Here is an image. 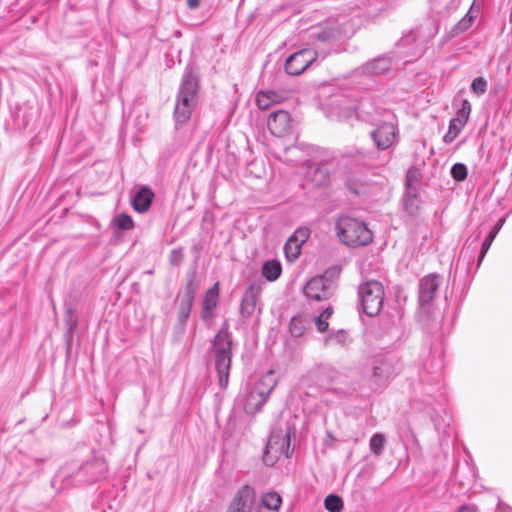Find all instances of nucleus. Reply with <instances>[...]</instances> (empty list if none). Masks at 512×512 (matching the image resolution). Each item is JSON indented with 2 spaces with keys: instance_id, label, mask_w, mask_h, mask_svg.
Returning <instances> with one entry per match:
<instances>
[{
  "instance_id": "f257e3e1",
  "label": "nucleus",
  "mask_w": 512,
  "mask_h": 512,
  "mask_svg": "<svg viewBox=\"0 0 512 512\" xmlns=\"http://www.w3.org/2000/svg\"><path fill=\"white\" fill-rule=\"evenodd\" d=\"M231 349V335L227 328H223L215 335L210 351L221 388H226L228 385L232 361Z\"/></svg>"
},
{
  "instance_id": "f03ea898",
  "label": "nucleus",
  "mask_w": 512,
  "mask_h": 512,
  "mask_svg": "<svg viewBox=\"0 0 512 512\" xmlns=\"http://www.w3.org/2000/svg\"><path fill=\"white\" fill-rule=\"evenodd\" d=\"M335 230L339 240L347 246H365L373 240V233L367 224L348 215H341L337 218Z\"/></svg>"
},
{
  "instance_id": "7ed1b4c3",
  "label": "nucleus",
  "mask_w": 512,
  "mask_h": 512,
  "mask_svg": "<svg viewBox=\"0 0 512 512\" xmlns=\"http://www.w3.org/2000/svg\"><path fill=\"white\" fill-rule=\"evenodd\" d=\"M198 80L192 69H186L181 82L174 109L176 126L186 123L197 104Z\"/></svg>"
},
{
  "instance_id": "20e7f679",
  "label": "nucleus",
  "mask_w": 512,
  "mask_h": 512,
  "mask_svg": "<svg viewBox=\"0 0 512 512\" xmlns=\"http://www.w3.org/2000/svg\"><path fill=\"white\" fill-rule=\"evenodd\" d=\"M295 433L293 428H288L286 431L273 430L268 438L263 461L267 466H273L281 455L290 457L293 453L291 447V435Z\"/></svg>"
},
{
  "instance_id": "39448f33",
  "label": "nucleus",
  "mask_w": 512,
  "mask_h": 512,
  "mask_svg": "<svg viewBox=\"0 0 512 512\" xmlns=\"http://www.w3.org/2000/svg\"><path fill=\"white\" fill-rule=\"evenodd\" d=\"M362 310L368 316H376L384 302V288L378 281H366L358 288Z\"/></svg>"
},
{
  "instance_id": "423d86ee",
  "label": "nucleus",
  "mask_w": 512,
  "mask_h": 512,
  "mask_svg": "<svg viewBox=\"0 0 512 512\" xmlns=\"http://www.w3.org/2000/svg\"><path fill=\"white\" fill-rule=\"evenodd\" d=\"M318 54L312 49H302L290 55L285 61V71L292 76H298L307 70L317 59Z\"/></svg>"
},
{
  "instance_id": "0eeeda50",
  "label": "nucleus",
  "mask_w": 512,
  "mask_h": 512,
  "mask_svg": "<svg viewBox=\"0 0 512 512\" xmlns=\"http://www.w3.org/2000/svg\"><path fill=\"white\" fill-rule=\"evenodd\" d=\"M303 292L310 300H327L334 293V283L325 276L313 277L306 283Z\"/></svg>"
},
{
  "instance_id": "6e6552de",
  "label": "nucleus",
  "mask_w": 512,
  "mask_h": 512,
  "mask_svg": "<svg viewBox=\"0 0 512 512\" xmlns=\"http://www.w3.org/2000/svg\"><path fill=\"white\" fill-rule=\"evenodd\" d=\"M442 284V276L430 273L419 280L418 301L421 307L430 306Z\"/></svg>"
},
{
  "instance_id": "1a4fd4ad",
  "label": "nucleus",
  "mask_w": 512,
  "mask_h": 512,
  "mask_svg": "<svg viewBox=\"0 0 512 512\" xmlns=\"http://www.w3.org/2000/svg\"><path fill=\"white\" fill-rule=\"evenodd\" d=\"M267 125L270 132L277 137H284L292 131V119L284 110L271 113Z\"/></svg>"
},
{
  "instance_id": "9d476101",
  "label": "nucleus",
  "mask_w": 512,
  "mask_h": 512,
  "mask_svg": "<svg viewBox=\"0 0 512 512\" xmlns=\"http://www.w3.org/2000/svg\"><path fill=\"white\" fill-rule=\"evenodd\" d=\"M255 490L249 485L239 489L229 506L228 512H254Z\"/></svg>"
},
{
  "instance_id": "9b49d317",
  "label": "nucleus",
  "mask_w": 512,
  "mask_h": 512,
  "mask_svg": "<svg viewBox=\"0 0 512 512\" xmlns=\"http://www.w3.org/2000/svg\"><path fill=\"white\" fill-rule=\"evenodd\" d=\"M371 137L378 149L385 150L395 143L397 129L393 123L384 122L371 133Z\"/></svg>"
},
{
  "instance_id": "f8f14e48",
  "label": "nucleus",
  "mask_w": 512,
  "mask_h": 512,
  "mask_svg": "<svg viewBox=\"0 0 512 512\" xmlns=\"http://www.w3.org/2000/svg\"><path fill=\"white\" fill-rule=\"evenodd\" d=\"M260 291L261 288L259 285L251 284L244 292L240 305V313L243 317H250L256 310Z\"/></svg>"
},
{
  "instance_id": "ddd939ff",
  "label": "nucleus",
  "mask_w": 512,
  "mask_h": 512,
  "mask_svg": "<svg viewBox=\"0 0 512 512\" xmlns=\"http://www.w3.org/2000/svg\"><path fill=\"white\" fill-rule=\"evenodd\" d=\"M194 297V291L191 289L190 284L187 285L183 294L178 295V321L181 325L186 323L190 315Z\"/></svg>"
},
{
  "instance_id": "4468645a",
  "label": "nucleus",
  "mask_w": 512,
  "mask_h": 512,
  "mask_svg": "<svg viewBox=\"0 0 512 512\" xmlns=\"http://www.w3.org/2000/svg\"><path fill=\"white\" fill-rule=\"evenodd\" d=\"M153 198L154 192L149 187L142 186L132 197V207L136 212L144 213L150 208Z\"/></svg>"
},
{
  "instance_id": "2eb2a0df",
  "label": "nucleus",
  "mask_w": 512,
  "mask_h": 512,
  "mask_svg": "<svg viewBox=\"0 0 512 512\" xmlns=\"http://www.w3.org/2000/svg\"><path fill=\"white\" fill-rule=\"evenodd\" d=\"M107 471V465L104 459L94 458L91 461L86 462L82 467L79 468L78 474H87L89 478L88 482L95 481L100 477H103Z\"/></svg>"
},
{
  "instance_id": "dca6fc26",
  "label": "nucleus",
  "mask_w": 512,
  "mask_h": 512,
  "mask_svg": "<svg viewBox=\"0 0 512 512\" xmlns=\"http://www.w3.org/2000/svg\"><path fill=\"white\" fill-rule=\"evenodd\" d=\"M219 301V283L216 282L204 295L201 316L204 320L212 317Z\"/></svg>"
},
{
  "instance_id": "f3484780",
  "label": "nucleus",
  "mask_w": 512,
  "mask_h": 512,
  "mask_svg": "<svg viewBox=\"0 0 512 512\" xmlns=\"http://www.w3.org/2000/svg\"><path fill=\"white\" fill-rule=\"evenodd\" d=\"M307 179L315 186H322L328 182L329 174L321 162H307Z\"/></svg>"
},
{
  "instance_id": "a211bd4d",
  "label": "nucleus",
  "mask_w": 512,
  "mask_h": 512,
  "mask_svg": "<svg viewBox=\"0 0 512 512\" xmlns=\"http://www.w3.org/2000/svg\"><path fill=\"white\" fill-rule=\"evenodd\" d=\"M238 399L242 402L243 408L247 414H254L258 412L266 403L265 400H260V396H258L254 387L247 390L244 394H240Z\"/></svg>"
},
{
  "instance_id": "6ab92c4d",
  "label": "nucleus",
  "mask_w": 512,
  "mask_h": 512,
  "mask_svg": "<svg viewBox=\"0 0 512 512\" xmlns=\"http://www.w3.org/2000/svg\"><path fill=\"white\" fill-rule=\"evenodd\" d=\"M276 384L277 381L274 377V372L269 370L253 385V387L255 391H257L258 396H260V400L267 401Z\"/></svg>"
},
{
  "instance_id": "aec40b11",
  "label": "nucleus",
  "mask_w": 512,
  "mask_h": 512,
  "mask_svg": "<svg viewBox=\"0 0 512 512\" xmlns=\"http://www.w3.org/2000/svg\"><path fill=\"white\" fill-rule=\"evenodd\" d=\"M477 476V469L473 463L469 460L465 461L463 467L459 464L456 466L454 470V479L458 482L460 486H465L475 480Z\"/></svg>"
},
{
  "instance_id": "412c9836",
  "label": "nucleus",
  "mask_w": 512,
  "mask_h": 512,
  "mask_svg": "<svg viewBox=\"0 0 512 512\" xmlns=\"http://www.w3.org/2000/svg\"><path fill=\"white\" fill-rule=\"evenodd\" d=\"M391 65V58L381 56L366 62L362 66V71L365 74L380 75L388 71L391 68Z\"/></svg>"
},
{
  "instance_id": "4be33fe9",
  "label": "nucleus",
  "mask_w": 512,
  "mask_h": 512,
  "mask_svg": "<svg viewBox=\"0 0 512 512\" xmlns=\"http://www.w3.org/2000/svg\"><path fill=\"white\" fill-rule=\"evenodd\" d=\"M281 502L279 494L275 492L266 493L254 508V512H278Z\"/></svg>"
},
{
  "instance_id": "5701e85b",
  "label": "nucleus",
  "mask_w": 512,
  "mask_h": 512,
  "mask_svg": "<svg viewBox=\"0 0 512 512\" xmlns=\"http://www.w3.org/2000/svg\"><path fill=\"white\" fill-rule=\"evenodd\" d=\"M420 189L409 188L405 189V193L403 196V207L404 210L411 216H416L420 209V200H419Z\"/></svg>"
},
{
  "instance_id": "b1692460",
  "label": "nucleus",
  "mask_w": 512,
  "mask_h": 512,
  "mask_svg": "<svg viewBox=\"0 0 512 512\" xmlns=\"http://www.w3.org/2000/svg\"><path fill=\"white\" fill-rule=\"evenodd\" d=\"M505 221H506V217L500 218L498 220V222L496 223V225L493 227V229L489 232V234L486 236V238L482 242L480 253L478 256L477 267H479L481 265L484 257L486 256L488 250L490 249L495 237L497 236V234L503 227Z\"/></svg>"
},
{
  "instance_id": "393cba45",
  "label": "nucleus",
  "mask_w": 512,
  "mask_h": 512,
  "mask_svg": "<svg viewBox=\"0 0 512 512\" xmlns=\"http://www.w3.org/2000/svg\"><path fill=\"white\" fill-rule=\"evenodd\" d=\"M261 273L267 281H276L282 273V265L277 259L267 260L263 263Z\"/></svg>"
},
{
  "instance_id": "a878e982",
  "label": "nucleus",
  "mask_w": 512,
  "mask_h": 512,
  "mask_svg": "<svg viewBox=\"0 0 512 512\" xmlns=\"http://www.w3.org/2000/svg\"><path fill=\"white\" fill-rule=\"evenodd\" d=\"M309 320L304 315H296L291 318L289 332L293 337H301L309 327Z\"/></svg>"
},
{
  "instance_id": "bb28decb",
  "label": "nucleus",
  "mask_w": 512,
  "mask_h": 512,
  "mask_svg": "<svg viewBox=\"0 0 512 512\" xmlns=\"http://www.w3.org/2000/svg\"><path fill=\"white\" fill-rule=\"evenodd\" d=\"M281 100V96L272 90L260 91L256 96L257 106L264 110L268 109L272 104L278 103Z\"/></svg>"
},
{
  "instance_id": "cd10ccee",
  "label": "nucleus",
  "mask_w": 512,
  "mask_h": 512,
  "mask_svg": "<svg viewBox=\"0 0 512 512\" xmlns=\"http://www.w3.org/2000/svg\"><path fill=\"white\" fill-rule=\"evenodd\" d=\"M396 374L395 367L392 364L384 360L379 365L373 368V375L379 380H388Z\"/></svg>"
},
{
  "instance_id": "c85d7f7f",
  "label": "nucleus",
  "mask_w": 512,
  "mask_h": 512,
  "mask_svg": "<svg viewBox=\"0 0 512 512\" xmlns=\"http://www.w3.org/2000/svg\"><path fill=\"white\" fill-rule=\"evenodd\" d=\"M301 244L293 240L292 238H288L284 245V253L288 261L293 262L296 260L301 252Z\"/></svg>"
},
{
  "instance_id": "c756f323",
  "label": "nucleus",
  "mask_w": 512,
  "mask_h": 512,
  "mask_svg": "<svg viewBox=\"0 0 512 512\" xmlns=\"http://www.w3.org/2000/svg\"><path fill=\"white\" fill-rule=\"evenodd\" d=\"M332 314L333 308L328 306L319 315L315 316L314 321L319 332H325L328 329V320Z\"/></svg>"
},
{
  "instance_id": "7c9ffc66",
  "label": "nucleus",
  "mask_w": 512,
  "mask_h": 512,
  "mask_svg": "<svg viewBox=\"0 0 512 512\" xmlns=\"http://www.w3.org/2000/svg\"><path fill=\"white\" fill-rule=\"evenodd\" d=\"M385 443H386V438H385L384 434H382V433L373 434L370 439V442H369V447H370L371 452L376 456H380L383 453Z\"/></svg>"
},
{
  "instance_id": "2f4dec72",
  "label": "nucleus",
  "mask_w": 512,
  "mask_h": 512,
  "mask_svg": "<svg viewBox=\"0 0 512 512\" xmlns=\"http://www.w3.org/2000/svg\"><path fill=\"white\" fill-rule=\"evenodd\" d=\"M113 225L120 230H132L135 226L132 217L126 213H121L114 217Z\"/></svg>"
},
{
  "instance_id": "473e14b6",
  "label": "nucleus",
  "mask_w": 512,
  "mask_h": 512,
  "mask_svg": "<svg viewBox=\"0 0 512 512\" xmlns=\"http://www.w3.org/2000/svg\"><path fill=\"white\" fill-rule=\"evenodd\" d=\"M421 176H422L421 172L418 168H416V167L409 168V170L407 171V174H406L405 189H409V188L420 189L419 185H420Z\"/></svg>"
},
{
  "instance_id": "72a5a7b5",
  "label": "nucleus",
  "mask_w": 512,
  "mask_h": 512,
  "mask_svg": "<svg viewBox=\"0 0 512 512\" xmlns=\"http://www.w3.org/2000/svg\"><path fill=\"white\" fill-rule=\"evenodd\" d=\"M464 126L465 125L462 124L460 121L451 119V121L449 123L448 131L443 137L444 142H446V143L452 142L458 136V134L460 133V131L462 130V128Z\"/></svg>"
},
{
  "instance_id": "f704fd0d",
  "label": "nucleus",
  "mask_w": 512,
  "mask_h": 512,
  "mask_svg": "<svg viewBox=\"0 0 512 512\" xmlns=\"http://www.w3.org/2000/svg\"><path fill=\"white\" fill-rule=\"evenodd\" d=\"M324 506L329 512H341L343 501L339 496L330 494L325 498Z\"/></svg>"
},
{
  "instance_id": "c9c22d12",
  "label": "nucleus",
  "mask_w": 512,
  "mask_h": 512,
  "mask_svg": "<svg viewBox=\"0 0 512 512\" xmlns=\"http://www.w3.org/2000/svg\"><path fill=\"white\" fill-rule=\"evenodd\" d=\"M477 16V13L473 11L471 8L468 13L455 25L454 30L459 33L463 32L466 29H468L475 17Z\"/></svg>"
},
{
  "instance_id": "e433bc0d",
  "label": "nucleus",
  "mask_w": 512,
  "mask_h": 512,
  "mask_svg": "<svg viewBox=\"0 0 512 512\" xmlns=\"http://www.w3.org/2000/svg\"><path fill=\"white\" fill-rule=\"evenodd\" d=\"M487 86L488 83L484 77H476L471 83V91L480 96L486 93Z\"/></svg>"
},
{
  "instance_id": "4c0bfd02",
  "label": "nucleus",
  "mask_w": 512,
  "mask_h": 512,
  "mask_svg": "<svg viewBox=\"0 0 512 512\" xmlns=\"http://www.w3.org/2000/svg\"><path fill=\"white\" fill-rule=\"evenodd\" d=\"M451 175L456 181H463L467 177V168L461 162H456L451 168Z\"/></svg>"
},
{
  "instance_id": "58836bf2",
  "label": "nucleus",
  "mask_w": 512,
  "mask_h": 512,
  "mask_svg": "<svg viewBox=\"0 0 512 512\" xmlns=\"http://www.w3.org/2000/svg\"><path fill=\"white\" fill-rule=\"evenodd\" d=\"M338 36V31L334 28H324L316 33V38L320 42H328L336 39Z\"/></svg>"
},
{
  "instance_id": "ea45409f",
  "label": "nucleus",
  "mask_w": 512,
  "mask_h": 512,
  "mask_svg": "<svg viewBox=\"0 0 512 512\" xmlns=\"http://www.w3.org/2000/svg\"><path fill=\"white\" fill-rule=\"evenodd\" d=\"M309 235L310 231L308 228H299L290 236V238L303 245L309 238Z\"/></svg>"
},
{
  "instance_id": "a19ab883",
  "label": "nucleus",
  "mask_w": 512,
  "mask_h": 512,
  "mask_svg": "<svg viewBox=\"0 0 512 512\" xmlns=\"http://www.w3.org/2000/svg\"><path fill=\"white\" fill-rule=\"evenodd\" d=\"M184 259L183 250L181 248L173 249L170 254V264L172 266H178Z\"/></svg>"
},
{
  "instance_id": "79ce46f5",
  "label": "nucleus",
  "mask_w": 512,
  "mask_h": 512,
  "mask_svg": "<svg viewBox=\"0 0 512 512\" xmlns=\"http://www.w3.org/2000/svg\"><path fill=\"white\" fill-rule=\"evenodd\" d=\"M347 339V334L344 330H338L335 333H330L328 336L329 341H334L338 344H344Z\"/></svg>"
},
{
  "instance_id": "37998d69",
  "label": "nucleus",
  "mask_w": 512,
  "mask_h": 512,
  "mask_svg": "<svg viewBox=\"0 0 512 512\" xmlns=\"http://www.w3.org/2000/svg\"><path fill=\"white\" fill-rule=\"evenodd\" d=\"M66 322H67V325L69 326V331L71 332L75 328V326L77 324L76 318L74 316V310L73 309H68L67 310V320H66Z\"/></svg>"
},
{
  "instance_id": "c03bdc74",
  "label": "nucleus",
  "mask_w": 512,
  "mask_h": 512,
  "mask_svg": "<svg viewBox=\"0 0 512 512\" xmlns=\"http://www.w3.org/2000/svg\"><path fill=\"white\" fill-rule=\"evenodd\" d=\"M327 393L335 394L338 399L345 398L348 395L347 389L333 387L327 390Z\"/></svg>"
},
{
  "instance_id": "a18cd8bd",
  "label": "nucleus",
  "mask_w": 512,
  "mask_h": 512,
  "mask_svg": "<svg viewBox=\"0 0 512 512\" xmlns=\"http://www.w3.org/2000/svg\"><path fill=\"white\" fill-rule=\"evenodd\" d=\"M453 119L456 121H460L462 124L465 125L469 119V116L466 113H464L460 108L456 113V117H454Z\"/></svg>"
},
{
  "instance_id": "49530a36",
  "label": "nucleus",
  "mask_w": 512,
  "mask_h": 512,
  "mask_svg": "<svg viewBox=\"0 0 512 512\" xmlns=\"http://www.w3.org/2000/svg\"><path fill=\"white\" fill-rule=\"evenodd\" d=\"M461 110L466 113L468 116H470L471 113V104L467 99H464L462 101Z\"/></svg>"
},
{
  "instance_id": "de8ad7c7",
  "label": "nucleus",
  "mask_w": 512,
  "mask_h": 512,
  "mask_svg": "<svg viewBox=\"0 0 512 512\" xmlns=\"http://www.w3.org/2000/svg\"><path fill=\"white\" fill-rule=\"evenodd\" d=\"M458 512H477V509L473 505H463L458 509Z\"/></svg>"
},
{
  "instance_id": "09e8293b",
  "label": "nucleus",
  "mask_w": 512,
  "mask_h": 512,
  "mask_svg": "<svg viewBox=\"0 0 512 512\" xmlns=\"http://www.w3.org/2000/svg\"><path fill=\"white\" fill-rule=\"evenodd\" d=\"M200 0H187V5L190 9H195L199 6Z\"/></svg>"
},
{
  "instance_id": "8fccbe9b",
  "label": "nucleus",
  "mask_w": 512,
  "mask_h": 512,
  "mask_svg": "<svg viewBox=\"0 0 512 512\" xmlns=\"http://www.w3.org/2000/svg\"><path fill=\"white\" fill-rule=\"evenodd\" d=\"M65 477H66V472H65V470H64V469H62V470H60V471L58 472V474L55 476V479H54V480H55V481H57V480H64V479H65Z\"/></svg>"
},
{
  "instance_id": "3c124183",
  "label": "nucleus",
  "mask_w": 512,
  "mask_h": 512,
  "mask_svg": "<svg viewBox=\"0 0 512 512\" xmlns=\"http://www.w3.org/2000/svg\"><path fill=\"white\" fill-rule=\"evenodd\" d=\"M117 506H118V502H116L114 500V502L112 504H109L108 508L113 510V509H117Z\"/></svg>"
},
{
  "instance_id": "603ef678",
  "label": "nucleus",
  "mask_w": 512,
  "mask_h": 512,
  "mask_svg": "<svg viewBox=\"0 0 512 512\" xmlns=\"http://www.w3.org/2000/svg\"><path fill=\"white\" fill-rule=\"evenodd\" d=\"M349 157H360V152L359 151H356L355 154H350L348 155Z\"/></svg>"
},
{
  "instance_id": "864d4df0",
  "label": "nucleus",
  "mask_w": 512,
  "mask_h": 512,
  "mask_svg": "<svg viewBox=\"0 0 512 512\" xmlns=\"http://www.w3.org/2000/svg\"><path fill=\"white\" fill-rule=\"evenodd\" d=\"M410 36H407L405 38H402V41H407Z\"/></svg>"
},
{
  "instance_id": "5fc2aeb1",
  "label": "nucleus",
  "mask_w": 512,
  "mask_h": 512,
  "mask_svg": "<svg viewBox=\"0 0 512 512\" xmlns=\"http://www.w3.org/2000/svg\"><path fill=\"white\" fill-rule=\"evenodd\" d=\"M255 163H256V162L251 161V162H249V165H253V164H255Z\"/></svg>"
}]
</instances>
